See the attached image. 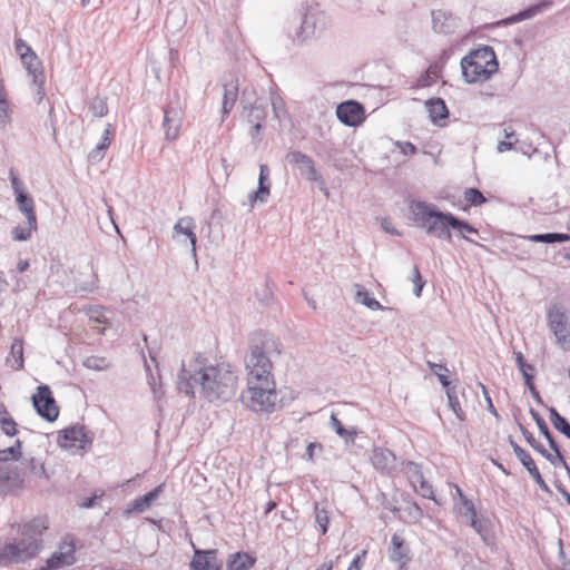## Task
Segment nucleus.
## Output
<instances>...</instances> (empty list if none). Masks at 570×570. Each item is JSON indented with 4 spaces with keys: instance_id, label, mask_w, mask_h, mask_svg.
<instances>
[{
    "instance_id": "obj_1",
    "label": "nucleus",
    "mask_w": 570,
    "mask_h": 570,
    "mask_svg": "<svg viewBox=\"0 0 570 570\" xmlns=\"http://www.w3.org/2000/svg\"><path fill=\"white\" fill-rule=\"evenodd\" d=\"M237 375L232 365L209 364L205 357L196 356L181 363L178 390L194 396L196 390L209 402H226L236 394Z\"/></svg>"
},
{
    "instance_id": "obj_2",
    "label": "nucleus",
    "mask_w": 570,
    "mask_h": 570,
    "mask_svg": "<svg viewBox=\"0 0 570 570\" xmlns=\"http://www.w3.org/2000/svg\"><path fill=\"white\" fill-rule=\"evenodd\" d=\"M46 529V521L40 518L18 524V537L0 546V567L24 562L35 558L41 550V535Z\"/></svg>"
},
{
    "instance_id": "obj_3",
    "label": "nucleus",
    "mask_w": 570,
    "mask_h": 570,
    "mask_svg": "<svg viewBox=\"0 0 570 570\" xmlns=\"http://www.w3.org/2000/svg\"><path fill=\"white\" fill-rule=\"evenodd\" d=\"M409 210L414 224L422 228L428 235L450 240L452 235L454 215L449 212H441L434 204L424 200H411Z\"/></svg>"
},
{
    "instance_id": "obj_4",
    "label": "nucleus",
    "mask_w": 570,
    "mask_h": 570,
    "mask_svg": "<svg viewBox=\"0 0 570 570\" xmlns=\"http://www.w3.org/2000/svg\"><path fill=\"white\" fill-rule=\"evenodd\" d=\"M498 68L494 50L489 46L471 51L461 60L462 76L468 83L487 81Z\"/></svg>"
},
{
    "instance_id": "obj_5",
    "label": "nucleus",
    "mask_w": 570,
    "mask_h": 570,
    "mask_svg": "<svg viewBox=\"0 0 570 570\" xmlns=\"http://www.w3.org/2000/svg\"><path fill=\"white\" fill-rule=\"evenodd\" d=\"M248 387L242 393L243 403L254 412L272 413L277 409L278 393L274 381H247Z\"/></svg>"
},
{
    "instance_id": "obj_6",
    "label": "nucleus",
    "mask_w": 570,
    "mask_h": 570,
    "mask_svg": "<svg viewBox=\"0 0 570 570\" xmlns=\"http://www.w3.org/2000/svg\"><path fill=\"white\" fill-rule=\"evenodd\" d=\"M331 26L332 19L327 12L320 9L317 6H309L303 13L299 26H297L294 31H289L288 35L294 45L301 46L316 33H322L330 29Z\"/></svg>"
},
{
    "instance_id": "obj_7",
    "label": "nucleus",
    "mask_w": 570,
    "mask_h": 570,
    "mask_svg": "<svg viewBox=\"0 0 570 570\" xmlns=\"http://www.w3.org/2000/svg\"><path fill=\"white\" fill-rule=\"evenodd\" d=\"M273 364L262 346L250 347L246 356V368L248 371L247 381H258L266 384L267 381H274L272 375Z\"/></svg>"
},
{
    "instance_id": "obj_8",
    "label": "nucleus",
    "mask_w": 570,
    "mask_h": 570,
    "mask_svg": "<svg viewBox=\"0 0 570 570\" xmlns=\"http://www.w3.org/2000/svg\"><path fill=\"white\" fill-rule=\"evenodd\" d=\"M548 325L562 348L570 344V324L567 309L561 304H553L547 314Z\"/></svg>"
},
{
    "instance_id": "obj_9",
    "label": "nucleus",
    "mask_w": 570,
    "mask_h": 570,
    "mask_svg": "<svg viewBox=\"0 0 570 570\" xmlns=\"http://www.w3.org/2000/svg\"><path fill=\"white\" fill-rule=\"evenodd\" d=\"M94 435L88 433L86 428L76 424L62 430L58 435V444L67 450L78 452L86 450L92 444Z\"/></svg>"
},
{
    "instance_id": "obj_10",
    "label": "nucleus",
    "mask_w": 570,
    "mask_h": 570,
    "mask_svg": "<svg viewBox=\"0 0 570 570\" xmlns=\"http://www.w3.org/2000/svg\"><path fill=\"white\" fill-rule=\"evenodd\" d=\"M32 404L37 413L48 422H55L59 415V409L48 385H40L32 396Z\"/></svg>"
},
{
    "instance_id": "obj_11",
    "label": "nucleus",
    "mask_w": 570,
    "mask_h": 570,
    "mask_svg": "<svg viewBox=\"0 0 570 570\" xmlns=\"http://www.w3.org/2000/svg\"><path fill=\"white\" fill-rule=\"evenodd\" d=\"M21 60L28 71L29 77L31 78V83L35 87V99L37 104H40L46 96L43 88L45 76L41 61L33 51L30 52V55H22Z\"/></svg>"
},
{
    "instance_id": "obj_12",
    "label": "nucleus",
    "mask_w": 570,
    "mask_h": 570,
    "mask_svg": "<svg viewBox=\"0 0 570 570\" xmlns=\"http://www.w3.org/2000/svg\"><path fill=\"white\" fill-rule=\"evenodd\" d=\"M76 559V544L71 539H63L56 550L48 559L46 568L42 570H58L63 567L75 564Z\"/></svg>"
},
{
    "instance_id": "obj_13",
    "label": "nucleus",
    "mask_w": 570,
    "mask_h": 570,
    "mask_svg": "<svg viewBox=\"0 0 570 570\" xmlns=\"http://www.w3.org/2000/svg\"><path fill=\"white\" fill-rule=\"evenodd\" d=\"M195 222L191 217H181L177 220L173 228V238L179 243L190 246V252L194 259L197 262L196 242L197 237L194 232Z\"/></svg>"
},
{
    "instance_id": "obj_14",
    "label": "nucleus",
    "mask_w": 570,
    "mask_h": 570,
    "mask_svg": "<svg viewBox=\"0 0 570 570\" xmlns=\"http://www.w3.org/2000/svg\"><path fill=\"white\" fill-rule=\"evenodd\" d=\"M364 112L363 105L355 100L341 102L336 108L338 120L348 127L358 126L364 120Z\"/></svg>"
},
{
    "instance_id": "obj_15",
    "label": "nucleus",
    "mask_w": 570,
    "mask_h": 570,
    "mask_svg": "<svg viewBox=\"0 0 570 570\" xmlns=\"http://www.w3.org/2000/svg\"><path fill=\"white\" fill-rule=\"evenodd\" d=\"M183 122V110L178 105H170L165 109L163 130L167 141H174L179 137Z\"/></svg>"
},
{
    "instance_id": "obj_16",
    "label": "nucleus",
    "mask_w": 570,
    "mask_h": 570,
    "mask_svg": "<svg viewBox=\"0 0 570 570\" xmlns=\"http://www.w3.org/2000/svg\"><path fill=\"white\" fill-rule=\"evenodd\" d=\"M23 476L18 465L0 463V494H9L20 489Z\"/></svg>"
},
{
    "instance_id": "obj_17",
    "label": "nucleus",
    "mask_w": 570,
    "mask_h": 570,
    "mask_svg": "<svg viewBox=\"0 0 570 570\" xmlns=\"http://www.w3.org/2000/svg\"><path fill=\"white\" fill-rule=\"evenodd\" d=\"M286 159L291 165L297 167L304 178L312 181L321 180V176L314 166L313 159L306 154L298 150L289 151Z\"/></svg>"
},
{
    "instance_id": "obj_18",
    "label": "nucleus",
    "mask_w": 570,
    "mask_h": 570,
    "mask_svg": "<svg viewBox=\"0 0 570 570\" xmlns=\"http://www.w3.org/2000/svg\"><path fill=\"white\" fill-rule=\"evenodd\" d=\"M372 465L382 474L392 475L396 471V456L385 448H374L371 455Z\"/></svg>"
},
{
    "instance_id": "obj_19",
    "label": "nucleus",
    "mask_w": 570,
    "mask_h": 570,
    "mask_svg": "<svg viewBox=\"0 0 570 570\" xmlns=\"http://www.w3.org/2000/svg\"><path fill=\"white\" fill-rule=\"evenodd\" d=\"M410 550L405 544L403 538L394 533L391 539V547L389 550L390 560L400 564L399 570H404V567L410 562Z\"/></svg>"
},
{
    "instance_id": "obj_20",
    "label": "nucleus",
    "mask_w": 570,
    "mask_h": 570,
    "mask_svg": "<svg viewBox=\"0 0 570 570\" xmlns=\"http://www.w3.org/2000/svg\"><path fill=\"white\" fill-rule=\"evenodd\" d=\"M190 566L193 570H220L216 550H195Z\"/></svg>"
},
{
    "instance_id": "obj_21",
    "label": "nucleus",
    "mask_w": 570,
    "mask_h": 570,
    "mask_svg": "<svg viewBox=\"0 0 570 570\" xmlns=\"http://www.w3.org/2000/svg\"><path fill=\"white\" fill-rule=\"evenodd\" d=\"M269 169L267 165L259 166L258 187L255 191L249 193L248 200L252 206L257 202L265 203L271 193V184L268 183Z\"/></svg>"
},
{
    "instance_id": "obj_22",
    "label": "nucleus",
    "mask_w": 570,
    "mask_h": 570,
    "mask_svg": "<svg viewBox=\"0 0 570 570\" xmlns=\"http://www.w3.org/2000/svg\"><path fill=\"white\" fill-rule=\"evenodd\" d=\"M433 30L438 33H451L456 27V18L443 10L432 11Z\"/></svg>"
},
{
    "instance_id": "obj_23",
    "label": "nucleus",
    "mask_w": 570,
    "mask_h": 570,
    "mask_svg": "<svg viewBox=\"0 0 570 570\" xmlns=\"http://www.w3.org/2000/svg\"><path fill=\"white\" fill-rule=\"evenodd\" d=\"M164 490H165V483H161L158 487H156L154 490L144 494L142 497L137 498L136 500H134L131 502L130 507L127 509V512H132V511L138 512V513L145 512L147 509L150 508L153 502L156 501L160 497V494L164 492Z\"/></svg>"
},
{
    "instance_id": "obj_24",
    "label": "nucleus",
    "mask_w": 570,
    "mask_h": 570,
    "mask_svg": "<svg viewBox=\"0 0 570 570\" xmlns=\"http://www.w3.org/2000/svg\"><path fill=\"white\" fill-rule=\"evenodd\" d=\"M426 110L433 124L442 126L449 117V110L443 99L432 98L425 102Z\"/></svg>"
},
{
    "instance_id": "obj_25",
    "label": "nucleus",
    "mask_w": 570,
    "mask_h": 570,
    "mask_svg": "<svg viewBox=\"0 0 570 570\" xmlns=\"http://www.w3.org/2000/svg\"><path fill=\"white\" fill-rule=\"evenodd\" d=\"M110 315L111 312L104 306H92L88 309L89 323L92 328L97 330L99 334H104L105 327H100L99 325H110Z\"/></svg>"
},
{
    "instance_id": "obj_26",
    "label": "nucleus",
    "mask_w": 570,
    "mask_h": 570,
    "mask_svg": "<svg viewBox=\"0 0 570 570\" xmlns=\"http://www.w3.org/2000/svg\"><path fill=\"white\" fill-rule=\"evenodd\" d=\"M237 97H238V85L234 79H230L229 82L224 83V95H223V106H222L223 120L229 115L230 110L234 108Z\"/></svg>"
},
{
    "instance_id": "obj_27",
    "label": "nucleus",
    "mask_w": 570,
    "mask_h": 570,
    "mask_svg": "<svg viewBox=\"0 0 570 570\" xmlns=\"http://www.w3.org/2000/svg\"><path fill=\"white\" fill-rule=\"evenodd\" d=\"M553 4V0H542L535 4L530 6L529 8L518 12L509 19L510 23L520 22L548 10Z\"/></svg>"
},
{
    "instance_id": "obj_28",
    "label": "nucleus",
    "mask_w": 570,
    "mask_h": 570,
    "mask_svg": "<svg viewBox=\"0 0 570 570\" xmlns=\"http://www.w3.org/2000/svg\"><path fill=\"white\" fill-rule=\"evenodd\" d=\"M112 137L111 125H107L102 136L96 147L89 153L88 158L91 163H98L105 157V153L110 146Z\"/></svg>"
},
{
    "instance_id": "obj_29",
    "label": "nucleus",
    "mask_w": 570,
    "mask_h": 570,
    "mask_svg": "<svg viewBox=\"0 0 570 570\" xmlns=\"http://www.w3.org/2000/svg\"><path fill=\"white\" fill-rule=\"evenodd\" d=\"M256 558L246 552L238 551L229 556L227 560L228 570H249L254 567Z\"/></svg>"
},
{
    "instance_id": "obj_30",
    "label": "nucleus",
    "mask_w": 570,
    "mask_h": 570,
    "mask_svg": "<svg viewBox=\"0 0 570 570\" xmlns=\"http://www.w3.org/2000/svg\"><path fill=\"white\" fill-rule=\"evenodd\" d=\"M522 455V458H520V462L521 464L527 469V471L529 472V474L531 475V478L534 480V482L538 484V487L546 493H550V488L548 487V484L546 483V481L543 480V478L541 476L533 459L531 458V455L529 453L527 454H523V453H520Z\"/></svg>"
},
{
    "instance_id": "obj_31",
    "label": "nucleus",
    "mask_w": 570,
    "mask_h": 570,
    "mask_svg": "<svg viewBox=\"0 0 570 570\" xmlns=\"http://www.w3.org/2000/svg\"><path fill=\"white\" fill-rule=\"evenodd\" d=\"M459 513L463 517H469L470 525L484 541H487L488 521L485 519L478 518L475 508L473 507V511H463L462 509H459Z\"/></svg>"
},
{
    "instance_id": "obj_32",
    "label": "nucleus",
    "mask_w": 570,
    "mask_h": 570,
    "mask_svg": "<svg viewBox=\"0 0 570 570\" xmlns=\"http://www.w3.org/2000/svg\"><path fill=\"white\" fill-rule=\"evenodd\" d=\"M16 200L20 212L26 215V219L33 224V220H37V216L32 197L28 193H19L16 196Z\"/></svg>"
},
{
    "instance_id": "obj_33",
    "label": "nucleus",
    "mask_w": 570,
    "mask_h": 570,
    "mask_svg": "<svg viewBox=\"0 0 570 570\" xmlns=\"http://www.w3.org/2000/svg\"><path fill=\"white\" fill-rule=\"evenodd\" d=\"M21 441L16 440L14 444L0 450V463H4L8 465H17L16 461H18L21 456Z\"/></svg>"
},
{
    "instance_id": "obj_34",
    "label": "nucleus",
    "mask_w": 570,
    "mask_h": 570,
    "mask_svg": "<svg viewBox=\"0 0 570 570\" xmlns=\"http://www.w3.org/2000/svg\"><path fill=\"white\" fill-rule=\"evenodd\" d=\"M403 472L409 479L412 488H416L417 483H422V480L424 479L421 465L412 461H407L403 464Z\"/></svg>"
},
{
    "instance_id": "obj_35",
    "label": "nucleus",
    "mask_w": 570,
    "mask_h": 570,
    "mask_svg": "<svg viewBox=\"0 0 570 570\" xmlns=\"http://www.w3.org/2000/svg\"><path fill=\"white\" fill-rule=\"evenodd\" d=\"M530 242L533 243H563L570 240V235L562 233H546V234H534L527 237Z\"/></svg>"
},
{
    "instance_id": "obj_36",
    "label": "nucleus",
    "mask_w": 570,
    "mask_h": 570,
    "mask_svg": "<svg viewBox=\"0 0 570 570\" xmlns=\"http://www.w3.org/2000/svg\"><path fill=\"white\" fill-rule=\"evenodd\" d=\"M37 229V220H33V224L30 223V220L26 219L23 225H18L12 228L11 235L12 238L17 242H26L28 240L32 232Z\"/></svg>"
},
{
    "instance_id": "obj_37",
    "label": "nucleus",
    "mask_w": 570,
    "mask_h": 570,
    "mask_svg": "<svg viewBox=\"0 0 570 570\" xmlns=\"http://www.w3.org/2000/svg\"><path fill=\"white\" fill-rule=\"evenodd\" d=\"M551 448V450L554 452V455L551 454L549 451L547 450H542L541 451V455L547 459L553 466L558 468V466H562L566 470L570 471V468L559 448V445L557 443H554V445H549Z\"/></svg>"
},
{
    "instance_id": "obj_38",
    "label": "nucleus",
    "mask_w": 570,
    "mask_h": 570,
    "mask_svg": "<svg viewBox=\"0 0 570 570\" xmlns=\"http://www.w3.org/2000/svg\"><path fill=\"white\" fill-rule=\"evenodd\" d=\"M0 429L8 436H13L17 433V423L3 404H0Z\"/></svg>"
},
{
    "instance_id": "obj_39",
    "label": "nucleus",
    "mask_w": 570,
    "mask_h": 570,
    "mask_svg": "<svg viewBox=\"0 0 570 570\" xmlns=\"http://www.w3.org/2000/svg\"><path fill=\"white\" fill-rule=\"evenodd\" d=\"M355 301L373 311L383 308L381 303L376 298L372 297L368 291L364 287L357 286Z\"/></svg>"
},
{
    "instance_id": "obj_40",
    "label": "nucleus",
    "mask_w": 570,
    "mask_h": 570,
    "mask_svg": "<svg viewBox=\"0 0 570 570\" xmlns=\"http://www.w3.org/2000/svg\"><path fill=\"white\" fill-rule=\"evenodd\" d=\"M550 420L556 430L570 439V423L554 407L549 409Z\"/></svg>"
},
{
    "instance_id": "obj_41",
    "label": "nucleus",
    "mask_w": 570,
    "mask_h": 570,
    "mask_svg": "<svg viewBox=\"0 0 570 570\" xmlns=\"http://www.w3.org/2000/svg\"><path fill=\"white\" fill-rule=\"evenodd\" d=\"M331 425L335 430V432L345 440L346 444H352L355 441L356 431L346 430L342 422L334 415H331Z\"/></svg>"
},
{
    "instance_id": "obj_42",
    "label": "nucleus",
    "mask_w": 570,
    "mask_h": 570,
    "mask_svg": "<svg viewBox=\"0 0 570 570\" xmlns=\"http://www.w3.org/2000/svg\"><path fill=\"white\" fill-rule=\"evenodd\" d=\"M514 357L525 385H530V381H533V365L525 362L523 354L521 352H514Z\"/></svg>"
},
{
    "instance_id": "obj_43",
    "label": "nucleus",
    "mask_w": 570,
    "mask_h": 570,
    "mask_svg": "<svg viewBox=\"0 0 570 570\" xmlns=\"http://www.w3.org/2000/svg\"><path fill=\"white\" fill-rule=\"evenodd\" d=\"M530 414L532 416V419L534 420L540 433L546 438V440L548 441L549 445H554V443H557L551 434V432L549 431V428L546 423V421L540 416V414L533 410V409H530Z\"/></svg>"
},
{
    "instance_id": "obj_44",
    "label": "nucleus",
    "mask_w": 570,
    "mask_h": 570,
    "mask_svg": "<svg viewBox=\"0 0 570 570\" xmlns=\"http://www.w3.org/2000/svg\"><path fill=\"white\" fill-rule=\"evenodd\" d=\"M428 366H429L431 373L434 374L439 379L442 386L448 389L450 385V381L448 380V376H446V373H448L446 366L443 364H438V363L430 362V361L428 362Z\"/></svg>"
},
{
    "instance_id": "obj_45",
    "label": "nucleus",
    "mask_w": 570,
    "mask_h": 570,
    "mask_svg": "<svg viewBox=\"0 0 570 570\" xmlns=\"http://www.w3.org/2000/svg\"><path fill=\"white\" fill-rule=\"evenodd\" d=\"M10 355L17 364L16 368L21 370L23 367V344L20 338L13 340L11 344Z\"/></svg>"
},
{
    "instance_id": "obj_46",
    "label": "nucleus",
    "mask_w": 570,
    "mask_h": 570,
    "mask_svg": "<svg viewBox=\"0 0 570 570\" xmlns=\"http://www.w3.org/2000/svg\"><path fill=\"white\" fill-rule=\"evenodd\" d=\"M12 110L7 99H0V129L6 128L11 124Z\"/></svg>"
},
{
    "instance_id": "obj_47",
    "label": "nucleus",
    "mask_w": 570,
    "mask_h": 570,
    "mask_svg": "<svg viewBox=\"0 0 570 570\" xmlns=\"http://www.w3.org/2000/svg\"><path fill=\"white\" fill-rule=\"evenodd\" d=\"M446 395H448L450 409L453 411V413L456 415V417L460 421H464L465 415H464L463 410L461 409L460 401H459L454 390L448 389Z\"/></svg>"
},
{
    "instance_id": "obj_48",
    "label": "nucleus",
    "mask_w": 570,
    "mask_h": 570,
    "mask_svg": "<svg viewBox=\"0 0 570 570\" xmlns=\"http://www.w3.org/2000/svg\"><path fill=\"white\" fill-rule=\"evenodd\" d=\"M266 115H267L266 106L264 104L255 102L250 108L248 121L252 124H254V122L263 124V121L266 118Z\"/></svg>"
},
{
    "instance_id": "obj_49",
    "label": "nucleus",
    "mask_w": 570,
    "mask_h": 570,
    "mask_svg": "<svg viewBox=\"0 0 570 570\" xmlns=\"http://www.w3.org/2000/svg\"><path fill=\"white\" fill-rule=\"evenodd\" d=\"M89 109L95 117H104L108 114L107 102L101 97H95L89 104Z\"/></svg>"
},
{
    "instance_id": "obj_50",
    "label": "nucleus",
    "mask_w": 570,
    "mask_h": 570,
    "mask_svg": "<svg viewBox=\"0 0 570 570\" xmlns=\"http://www.w3.org/2000/svg\"><path fill=\"white\" fill-rule=\"evenodd\" d=\"M464 199L472 206H479L487 202V198L478 188H468L464 191Z\"/></svg>"
},
{
    "instance_id": "obj_51",
    "label": "nucleus",
    "mask_w": 570,
    "mask_h": 570,
    "mask_svg": "<svg viewBox=\"0 0 570 570\" xmlns=\"http://www.w3.org/2000/svg\"><path fill=\"white\" fill-rule=\"evenodd\" d=\"M314 512H315V522L318 524L322 534H325L327 532L328 522H330L328 512L325 509L320 508L317 504L315 505Z\"/></svg>"
},
{
    "instance_id": "obj_52",
    "label": "nucleus",
    "mask_w": 570,
    "mask_h": 570,
    "mask_svg": "<svg viewBox=\"0 0 570 570\" xmlns=\"http://www.w3.org/2000/svg\"><path fill=\"white\" fill-rule=\"evenodd\" d=\"M413 489L423 498H428L430 500H433L436 504H441V502L434 495L432 485L425 479L422 480V483H417L416 488Z\"/></svg>"
},
{
    "instance_id": "obj_53",
    "label": "nucleus",
    "mask_w": 570,
    "mask_h": 570,
    "mask_svg": "<svg viewBox=\"0 0 570 570\" xmlns=\"http://www.w3.org/2000/svg\"><path fill=\"white\" fill-rule=\"evenodd\" d=\"M453 228L454 230H458L462 237L466 240H469L468 236L465 235L466 233L469 234H475L478 233L476 229L470 225L468 222L465 220H462L460 219L459 217L454 216V220H453Z\"/></svg>"
},
{
    "instance_id": "obj_54",
    "label": "nucleus",
    "mask_w": 570,
    "mask_h": 570,
    "mask_svg": "<svg viewBox=\"0 0 570 570\" xmlns=\"http://www.w3.org/2000/svg\"><path fill=\"white\" fill-rule=\"evenodd\" d=\"M271 105H272L274 115L277 119H282L283 117H285V115H286L285 102L279 96L273 94L271 96Z\"/></svg>"
},
{
    "instance_id": "obj_55",
    "label": "nucleus",
    "mask_w": 570,
    "mask_h": 570,
    "mask_svg": "<svg viewBox=\"0 0 570 570\" xmlns=\"http://www.w3.org/2000/svg\"><path fill=\"white\" fill-rule=\"evenodd\" d=\"M462 570H491V567L480 558H470L464 562Z\"/></svg>"
},
{
    "instance_id": "obj_56",
    "label": "nucleus",
    "mask_w": 570,
    "mask_h": 570,
    "mask_svg": "<svg viewBox=\"0 0 570 570\" xmlns=\"http://www.w3.org/2000/svg\"><path fill=\"white\" fill-rule=\"evenodd\" d=\"M412 281H413V284H414L413 294L416 297H420L421 294H422V289H423V287L425 285V282L423 281L417 266H414V268H413V279Z\"/></svg>"
},
{
    "instance_id": "obj_57",
    "label": "nucleus",
    "mask_w": 570,
    "mask_h": 570,
    "mask_svg": "<svg viewBox=\"0 0 570 570\" xmlns=\"http://www.w3.org/2000/svg\"><path fill=\"white\" fill-rule=\"evenodd\" d=\"M520 430L522 432V434L524 435L527 442L530 444V446L539 452L541 454V451L542 450H546L544 446L542 444H540L533 436V434L531 432H529L525 428H523L522 425H520Z\"/></svg>"
},
{
    "instance_id": "obj_58",
    "label": "nucleus",
    "mask_w": 570,
    "mask_h": 570,
    "mask_svg": "<svg viewBox=\"0 0 570 570\" xmlns=\"http://www.w3.org/2000/svg\"><path fill=\"white\" fill-rule=\"evenodd\" d=\"M9 178H10V181H11V187L13 189V193L16 196H18L19 193H26L23 190V184L22 181L19 179V177L14 174V170L13 169H10L9 170Z\"/></svg>"
},
{
    "instance_id": "obj_59",
    "label": "nucleus",
    "mask_w": 570,
    "mask_h": 570,
    "mask_svg": "<svg viewBox=\"0 0 570 570\" xmlns=\"http://www.w3.org/2000/svg\"><path fill=\"white\" fill-rule=\"evenodd\" d=\"M455 493L459 497L461 503H462V510L463 511H473V503L464 495L463 491L460 487L454 485Z\"/></svg>"
},
{
    "instance_id": "obj_60",
    "label": "nucleus",
    "mask_w": 570,
    "mask_h": 570,
    "mask_svg": "<svg viewBox=\"0 0 570 570\" xmlns=\"http://www.w3.org/2000/svg\"><path fill=\"white\" fill-rule=\"evenodd\" d=\"M479 386H480V387H481V390H482V394H483L484 400H485V402H487V409H488V411H489L491 414H493L494 416H497V417H498V416H499L498 411H497V409L494 407V405H493V403H492V399H491V396H490V394H489V392H488V389H487V387H485V385H484V384H482V383H479Z\"/></svg>"
},
{
    "instance_id": "obj_61",
    "label": "nucleus",
    "mask_w": 570,
    "mask_h": 570,
    "mask_svg": "<svg viewBox=\"0 0 570 570\" xmlns=\"http://www.w3.org/2000/svg\"><path fill=\"white\" fill-rule=\"evenodd\" d=\"M365 556L366 550H363L361 553L356 554L352 562L350 563L347 570H361Z\"/></svg>"
},
{
    "instance_id": "obj_62",
    "label": "nucleus",
    "mask_w": 570,
    "mask_h": 570,
    "mask_svg": "<svg viewBox=\"0 0 570 570\" xmlns=\"http://www.w3.org/2000/svg\"><path fill=\"white\" fill-rule=\"evenodd\" d=\"M323 446L321 443H316V442H312L307 445L306 448V453H305V458L309 461H313L314 460V455H315V450H322Z\"/></svg>"
},
{
    "instance_id": "obj_63",
    "label": "nucleus",
    "mask_w": 570,
    "mask_h": 570,
    "mask_svg": "<svg viewBox=\"0 0 570 570\" xmlns=\"http://www.w3.org/2000/svg\"><path fill=\"white\" fill-rule=\"evenodd\" d=\"M16 51L20 55L21 58L22 55H30V52H32L31 48L28 45H26L21 39H19L16 42Z\"/></svg>"
},
{
    "instance_id": "obj_64",
    "label": "nucleus",
    "mask_w": 570,
    "mask_h": 570,
    "mask_svg": "<svg viewBox=\"0 0 570 570\" xmlns=\"http://www.w3.org/2000/svg\"><path fill=\"white\" fill-rule=\"evenodd\" d=\"M29 466H30V470L33 474L36 475H41L45 473V469H43V465L40 464L38 461H36L35 459H31L29 461Z\"/></svg>"
}]
</instances>
